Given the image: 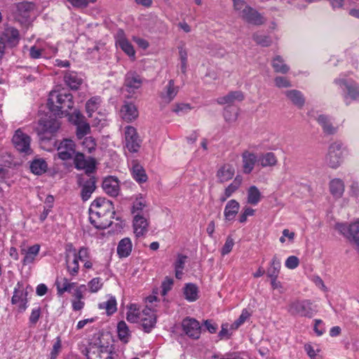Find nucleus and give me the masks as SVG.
Returning <instances> with one entry per match:
<instances>
[{
  "label": "nucleus",
  "instance_id": "nucleus-9",
  "mask_svg": "<svg viewBox=\"0 0 359 359\" xmlns=\"http://www.w3.org/2000/svg\"><path fill=\"white\" fill-rule=\"evenodd\" d=\"M89 210L94 211L95 217L99 214H102L112 219L115 213L112 202L104 198H97L94 200L90 204Z\"/></svg>",
  "mask_w": 359,
  "mask_h": 359
},
{
  "label": "nucleus",
  "instance_id": "nucleus-49",
  "mask_svg": "<svg viewBox=\"0 0 359 359\" xmlns=\"http://www.w3.org/2000/svg\"><path fill=\"white\" fill-rule=\"evenodd\" d=\"M187 256L179 255L175 263V277L181 279L183 274V269L187 259Z\"/></svg>",
  "mask_w": 359,
  "mask_h": 359
},
{
  "label": "nucleus",
  "instance_id": "nucleus-62",
  "mask_svg": "<svg viewBox=\"0 0 359 359\" xmlns=\"http://www.w3.org/2000/svg\"><path fill=\"white\" fill-rule=\"evenodd\" d=\"M304 350L311 359H322V357L318 353V351H315L311 345L306 344Z\"/></svg>",
  "mask_w": 359,
  "mask_h": 359
},
{
  "label": "nucleus",
  "instance_id": "nucleus-47",
  "mask_svg": "<svg viewBox=\"0 0 359 359\" xmlns=\"http://www.w3.org/2000/svg\"><path fill=\"white\" fill-rule=\"evenodd\" d=\"M184 294L185 299L189 302H194L196 301L198 296V287L196 285L192 283L187 284L184 288Z\"/></svg>",
  "mask_w": 359,
  "mask_h": 359
},
{
  "label": "nucleus",
  "instance_id": "nucleus-12",
  "mask_svg": "<svg viewBox=\"0 0 359 359\" xmlns=\"http://www.w3.org/2000/svg\"><path fill=\"white\" fill-rule=\"evenodd\" d=\"M96 180L93 174L81 175L78 177V184L81 187V196L83 201H88L96 188Z\"/></svg>",
  "mask_w": 359,
  "mask_h": 359
},
{
  "label": "nucleus",
  "instance_id": "nucleus-19",
  "mask_svg": "<svg viewBox=\"0 0 359 359\" xmlns=\"http://www.w3.org/2000/svg\"><path fill=\"white\" fill-rule=\"evenodd\" d=\"M149 221L142 214L137 212L133 218V230L136 237L144 236L148 231Z\"/></svg>",
  "mask_w": 359,
  "mask_h": 359
},
{
  "label": "nucleus",
  "instance_id": "nucleus-52",
  "mask_svg": "<svg viewBox=\"0 0 359 359\" xmlns=\"http://www.w3.org/2000/svg\"><path fill=\"white\" fill-rule=\"evenodd\" d=\"M146 201L142 196L137 197L135 201L133 202V214H134V215L137 212L142 214V210L144 207H146Z\"/></svg>",
  "mask_w": 359,
  "mask_h": 359
},
{
  "label": "nucleus",
  "instance_id": "nucleus-46",
  "mask_svg": "<svg viewBox=\"0 0 359 359\" xmlns=\"http://www.w3.org/2000/svg\"><path fill=\"white\" fill-rule=\"evenodd\" d=\"M271 65L274 71L277 73L286 74L290 69V67L284 62L283 58L279 55L273 58Z\"/></svg>",
  "mask_w": 359,
  "mask_h": 359
},
{
  "label": "nucleus",
  "instance_id": "nucleus-53",
  "mask_svg": "<svg viewBox=\"0 0 359 359\" xmlns=\"http://www.w3.org/2000/svg\"><path fill=\"white\" fill-rule=\"evenodd\" d=\"M99 103L100 98L97 97H92L86 102V107L89 116L97 109Z\"/></svg>",
  "mask_w": 359,
  "mask_h": 359
},
{
  "label": "nucleus",
  "instance_id": "nucleus-6",
  "mask_svg": "<svg viewBox=\"0 0 359 359\" xmlns=\"http://www.w3.org/2000/svg\"><path fill=\"white\" fill-rule=\"evenodd\" d=\"M344 149L340 142H334L329 147L325 156L327 165L334 169L337 168L343 161Z\"/></svg>",
  "mask_w": 359,
  "mask_h": 359
},
{
  "label": "nucleus",
  "instance_id": "nucleus-37",
  "mask_svg": "<svg viewBox=\"0 0 359 359\" xmlns=\"http://www.w3.org/2000/svg\"><path fill=\"white\" fill-rule=\"evenodd\" d=\"M278 159L273 152H266L258 157V164L262 168L273 167L277 165Z\"/></svg>",
  "mask_w": 359,
  "mask_h": 359
},
{
  "label": "nucleus",
  "instance_id": "nucleus-61",
  "mask_svg": "<svg viewBox=\"0 0 359 359\" xmlns=\"http://www.w3.org/2000/svg\"><path fill=\"white\" fill-rule=\"evenodd\" d=\"M233 245H234L233 239L229 236L226 238V242L222 248V251H221L222 255H225L229 254L231 251Z\"/></svg>",
  "mask_w": 359,
  "mask_h": 359
},
{
  "label": "nucleus",
  "instance_id": "nucleus-30",
  "mask_svg": "<svg viewBox=\"0 0 359 359\" xmlns=\"http://www.w3.org/2000/svg\"><path fill=\"white\" fill-rule=\"evenodd\" d=\"M66 265L68 273L71 276H76L79 273V264L78 256L74 251L72 255L67 254L66 256Z\"/></svg>",
  "mask_w": 359,
  "mask_h": 359
},
{
  "label": "nucleus",
  "instance_id": "nucleus-27",
  "mask_svg": "<svg viewBox=\"0 0 359 359\" xmlns=\"http://www.w3.org/2000/svg\"><path fill=\"white\" fill-rule=\"evenodd\" d=\"M329 190L331 195L336 199L342 197L345 191V184L342 180L334 178L329 182Z\"/></svg>",
  "mask_w": 359,
  "mask_h": 359
},
{
  "label": "nucleus",
  "instance_id": "nucleus-17",
  "mask_svg": "<svg viewBox=\"0 0 359 359\" xmlns=\"http://www.w3.org/2000/svg\"><path fill=\"white\" fill-rule=\"evenodd\" d=\"M20 248V253L24 256L22 260L24 265L33 263L40 250V245L39 244L28 246L22 243Z\"/></svg>",
  "mask_w": 359,
  "mask_h": 359
},
{
  "label": "nucleus",
  "instance_id": "nucleus-39",
  "mask_svg": "<svg viewBox=\"0 0 359 359\" xmlns=\"http://www.w3.org/2000/svg\"><path fill=\"white\" fill-rule=\"evenodd\" d=\"M64 80L66 84L72 89H77L83 82L82 78L74 72L66 73Z\"/></svg>",
  "mask_w": 359,
  "mask_h": 359
},
{
  "label": "nucleus",
  "instance_id": "nucleus-1",
  "mask_svg": "<svg viewBox=\"0 0 359 359\" xmlns=\"http://www.w3.org/2000/svg\"><path fill=\"white\" fill-rule=\"evenodd\" d=\"M48 107L55 115L68 116L74 107L73 96L65 90H52L48 99Z\"/></svg>",
  "mask_w": 359,
  "mask_h": 359
},
{
  "label": "nucleus",
  "instance_id": "nucleus-10",
  "mask_svg": "<svg viewBox=\"0 0 359 359\" xmlns=\"http://www.w3.org/2000/svg\"><path fill=\"white\" fill-rule=\"evenodd\" d=\"M60 123L56 119L41 120L39 121V136L41 140H49L57 132Z\"/></svg>",
  "mask_w": 359,
  "mask_h": 359
},
{
  "label": "nucleus",
  "instance_id": "nucleus-4",
  "mask_svg": "<svg viewBox=\"0 0 359 359\" xmlns=\"http://www.w3.org/2000/svg\"><path fill=\"white\" fill-rule=\"evenodd\" d=\"M334 83L343 90V97L346 105H348L351 101L359 102V85L357 83L341 79H335Z\"/></svg>",
  "mask_w": 359,
  "mask_h": 359
},
{
  "label": "nucleus",
  "instance_id": "nucleus-5",
  "mask_svg": "<svg viewBox=\"0 0 359 359\" xmlns=\"http://www.w3.org/2000/svg\"><path fill=\"white\" fill-rule=\"evenodd\" d=\"M12 143L14 148L21 154L30 155L32 153L31 137L20 128L15 130Z\"/></svg>",
  "mask_w": 359,
  "mask_h": 359
},
{
  "label": "nucleus",
  "instance_id": "nucleus-11",
  "mask_svg": "<svg viewBox=\"0 0 359 359\" xmlns=\"http://www.w3.org/2000/svg\"><path fill=\"white\" fill-rule=\"evenodd\" d=\"M115 355V352L109 345H90L86 353L88 359H114Z\"/></svg>",
  "mask_w": 359,
  "mask_h": 359
},
{
  "label": "nucleus",
  "instance_id": "nucleus-36",
  "mask_svg": "<svg viewBox=\"0 0 359 359\" xmlns=\"http://www.w3.org/2000/svg\"><path fill=\"white\" fill-rule=\"evenodd\" d=\"M287 98L294 105L301 108L304 106L305 99L302 93L297 90H289L284 92Z\"/></svg>",
  "mask_w": 359,
  "mask_h": 359
},
{
  "label": "nucleus",
  "instance_id": "nucleus-63",
  "mask_svg": "<svg viewBox=\"0 0 359 359\" xmlns=\"http://www.w3.org/2000/svg\"><path fill=\"white\" fill-rule=\"evenodd\" d=\"M299 264V260L296 256H290L285 261V266L290 269H296Z\"/></svg>",
  "mask_w": 359,
  "mask_h": 359
},
{
  "label": "nucleus",
  "instance_id": "nucleus-34",
  "mask_svg": "<svg viewBox=\"0 0 359 359\" xmlns=\"http://www.w3.org/2000/svg\"><path fill=\"white\" fill-rule=\"evenodd\" d=\"M243 182V178L240 175H237L233 182L224 189V194L220 196V201L224 202L229 198L235 191H236L241 187Z\"/></svg>",
  "mask_w": 359,
  "mask_h": 359
},
{
  "label": "nucleus",
  "instance_id": "nucleus-60",
  "mask_svg": "<svg viewBox=\"0 0 359 359\" xmlns=\"http://www.w3.org/2000/svg\"><path fill=\"white\" fill-rule=\"evenodd\" d=\"M74 7L76 8H85L88 6L89 4H93L97 0H67Z\"/></svg>",
  "mask_w": 359,
  "mask_h": 359
},
{
  "label": "nucleus",
  "instance_id": "nucleus-48",
  "mask_svg": "<svg viewBox=\"0 0 359 359\" xmlns=\"http://www.w3.org/2000/svg\"><path fill=\"white\" fill-rule=\"evenodd\" d=\"M177 48L179 51V57L181 62V71L183 74H185L187 69L188 51L184 43L180 45Z\"/></svg>",
  "mask_w": 359,
  "mask_h": 359
},
{
  "label": "nucleus",
  "instance_id": "nucleus-64",
  "mask_svg": "<svg viewBox=\"0 0 359 359\" xmlns=\"http://www.w3.org/2000/svg\"><path fill=\"white\" fill-rule=\"evenodd\" d=\"M41 316V309L39 306L35 307L32 309L31 315L29 316V322L32 325H35Z\"/></svg>",
  "mask_w": 359,
  "mask_h": 359
},
{
  "label": "nucleus",
  "instance_id": "nucleus-29",
  "mask_svg": "<svg viewBox=\"0 0 359 359\" xmlns=\"http://www.w3.org/2000/svg\"><path fill=\"white\" fill-rule=\"evenodd\" d=\"M116 45H118L121 50L126 53L129 57H135V51L133 45L125 37L122 31L119 32L116 37Z\"/></svg>",
  "mask_w": 359,
  "mask_h": 359
},
{
  "label": "nucleus",
  "instance_id": "nucleus-3",
  "mask_svg": "<svg viewBox=\"0 0 359 359\" xmlns=\"http://www.w3.org/2000/svg\"><path fill=\"white\" fill-rule=\"evenodd\" d=\"M36 6L34 3L23 1L12 6L15 18L20 23H27L34 15Z\"/></svg>",
  "mask_w": 359,
  "mask_h": 359
},
{
  "label": "nucleus",
  "instance_id": "nucleus-16",
  "mask_svg": "<svg viewBox=\"0 0 359 359\" xmlns=\"http://www.w3.org/2000/svg\"><path fill=\"white\" fill-rule=\"evenodd\" d=\"M74 165L78 170H85L84 175L93 174L95 170V161L93 158L86 159L82 153L74 154Z\"/></svg>",
  "mask_w": 359,
  "mask_h": 359
},
{
  "label": "nucleus",
  "instance_id": "nucleus-35",
  "mask_svg": "<svg viewBox=\"0 0 359 359\" xmlns=\"http://www.w3.org/2000/svg\"><path fill=\"white\" fill-rule=\"evenodd\" d=\"M244 99L243 93L241 91H232L226 95L220 97L217 99V103L219 104H232L236 101H242Z\"/></svg>",
  "mask_w": 359,
  "mask_h": 359
},
{
  "label": "nucleus",
  "instance_id": "nucleus-32",
  "mask_svg": "<svg viewBox=\"0 0 359 359\" xmlns=\"http://www.w3.org/2000/svg\"><path fill=\"white\" fill-rule=\"evenodd\" d=\"M177 93L178 87L175 86L174 81L171 79L161 92V97L165 102L169 103L175 97Z\"/></svg>",
  "mask_w": 359,
  "mask_h": 359
},
{
  "label": "nucleus",
  "instance_id": "nucleus-56",
  "mask_svg": "<svg viewBox=\"0 0 359 359\" xmlns=\"http://www.w3.org/2000/svg\"><path fill=\"white\" fill-rule=\"evenodd\" d=\"M102 287V282L100 278H95L88 283V287L91 292H97Z\"/></svg>",
  "mask_w": 359,
  "mask_h": 359
},
{
  "label": "nucleus",
  "instance_id": "nucleus-44",
  "mask_svg": "<svg viewBox=\"0 0 359 359\" xmlns=\"http://www.w3.org/2000/svg\"><path fill=\"white\" fill-rule=\"evenodd\" d=\"M280 260L276 255H274L270 263V266L267 269V276L269 278L278 277L280 273Z\"/></svg>",
  "mask_w": 359,
  "mask_h": 359
},
{
  "label": "nucleus",
  "instance_id": "nucleus-51",
  "mask_svg": "<svg viewBox=\"0 0 359 359\" xmlns=\"http://www.w3.org/2000/svg\"><path fill=\"white\" fill-rule=\"evenodd\" d=\"M250 316V313L247 309H243L239 318L231 325V330H236L243 325Z\"/></svg>",
  "mask_w": 359,
  "mask_h": 359
},
{
  "label": "nucleus",
  "instance_id": "nucleus-20",
  "mask_svg": "<svg viewBox=\"0 0 359 359\" xmlns=\"http://www.w3.org/2000/svg\"><path fill=\"white\" fill-rule=\"evenodd\" d=\"M142 83V78L137 73L129 72L126 74L124 86L130 94L134 93L137 89L140 88Z\"/></svg>",
  "mask_w": 359,
  "mask_h": 359
},
{
  "label": "nucleus",
  "instance_id": "nucleus-55",
  "mask_svg": "<svg viewBox=\"0 0 359 359\" xmlns=\"http://www.w3.org/2000/svg\"><path fill=\"white\" fill-rule=\"evenodd\" d=\"M275 86L278 88H290L292 86L291 82L290 80L283 76H276L274 79Z\"/></svg>",
  "mask_w": 359,
  "mask_h": 359
},
{
  "label": "nucleus",
  "instance_id": "nucleus-57",
  "mask_svg": "<svg viewBox=\"0 0 359 359\" xmlns=\"http://www.w3.org/2000/svg\"><path fill=\"white\" fill-rule=\"evenodd\" d=\"M82 145L83 148L86 149L89 153H91L93 150H95L96 147L95 142L91 137H87L84 138L82 142Z\"/></svg>",
  "mask_w": 359,
  "mask_h": 359
},
{
  "label": "nucleus",
  "instance_id": "nucleus-22",
  "mask_svg": "<svg viewBox=\"0 0 359 359\" xmlns=\"http://www.w3.org/2000/svg\"><path fill=\"white\" fill-rule=\"evenodd\" d=\"M241 157L243 173H251L256 163H258L257 156L255 153L246 150L243 152Z\"/></svg>",
  "mask_w": 359,
  "mask_h": 359
},
{
  "label": "nucleus",
  "instance_id": "nucleus-2",
  "mask_svg": "<svg viewBox=\"0 0 359 359\" xmlns=\"http://www.w3.org/2000/svg\"><path fill=\"white\" fill-rule=\"evenodd\" d=\"M233 1L234 10L243 20L255 25H260L264 23V18L249 6L244 1L233 0Z\"/></svg>",
  "mask_w": 359,
  "mask_h": 359
},
{
  "label": "nucleus",
  "instance_id": "nucleus-45",
  "mask_svg": "<svg viewBox=\"0 0 359 359\" xmlns=\"http://www.w3.org/2000/svg\"><path fill=\"white\" fill-rule=\"evenodd\" d=\"M261 192L255 186H251L248 190L247 201L249 204L257 205L261 200Z\"/></svg>",
  "mask_w": 359,
  "mask_h": 359
},
{
  "label": "nucleus",
  "instance_id": "nucleus-15",
  "mask_svg": "<svg viewBox=\"0 0 359 359\" xmlns=\"http://www.w3.org/2000/svg\"><path fill=\"white\" fill-rule=\"evenodd\" d=\"M58 157L63 160H69L72 158L76 153V145L73 140L70 139H64L60 142L57 147Z\"/></svg>",
  "mask_w": 359,
  "mask_h": 359
},
{
  "label": "nucleus",
  "instance_id": "nucleus-7",
  "mask_svg": "<svg viewBox=\"0 0 359 359\" xmlns=\"http://www.w3.org/2000/svg\"><path fill=\"white\" fill-rule=\"evenodd\" d=\"M288 311L292 315L311 318L316 313V309L309 300H297L289 305Z\"/></svg>",
  "mask_w": 359,
  "mask_h": 359
},
{
  "label": "nucleus",
  "instance_id": "nucleus-26",
  "mask_svg": "<svg viewBox=\"0 0 359 359\" xmlns=\"http://www.w3.org/2000/svg\"><path fill=\"white\" fill-rule=\"evenodd\" d=\"M102 189L108 195L116 196L119 193L118 181L111 176L106 177L102 182Z\"/></svg>",
  "mask_w": 359,
  "mask_h": 359
},
{
  "label": "nucleus",
  "instance_id": "nucleus-8",
  "mask_svg": "<svg viewBox=\"0 0 359 359\" xmlns=\"http://www.w3.org/2000/svg\"><path fill=\"white\" fill-rule=\"evenodd\" d=\"M336 229L351 242H353L359 251V221L351 224H337Z\"/></svg>",
  "mask_w": 359,
  "mask_h": 359
},
{
  "label": "nucleus",
  "instance_id": "nucleus-25",
  "mask_svg": "<svg viewBox=\"0 0 359 359\" xmlns=\"http://www.w3.org/2000/svg\"><path fill=\"white\" fill-rule=\"evenodd\" d=\"M93 210H89V220L96 229H106L112 224L111 217L99 214L95 217Z\"/></svg>",
  "mask_w": 359,
  "mask_h": 359
},
{
  "label": "nucleus",
  "instance_id": "nucleus-24",
  "mask_svg": "<svg viewBox=\"0 0 359 359\" xmlns=\"http://www.w3.org/2000/svg\"><path fill=\"white\" fill-rule=\"evenodd\" d=\"M120 116L126 122H131L138 116V111L135 104L130 102H125L121 107Z\"/></svg>",
  "mask_w": 359,
  "mask_h": 359
},
{
  "label": "nucleus",
  "instance_id": "nucleus-43",
  "mask_svg": "<svg viewBox=\"0 0 359 359\" xmlns=\"http://www.w3.org/2000/svg\"><path fill=\"white\" fill-rule=\"evenodd\" d=\"M116 300L114 297L109 296L106 302L99 304L100 309H104L108 315L115 313L117 310Z\"/></svg>",
  "mask_w": 359,
  "mask_h": 359
},
{
  "label": "nucleus",
  "instance_id": "nucleus-28",
  "mask_svg": "<svg viewBox=\"0 0 359 359\" xmlns=\"http://www.w3.org/2000/svg\"><path fill=\"white\" fill-rule=\"evenodd\" d=\"M234 175V167L230 164L223 165L217 172V177L220 183H224L231 180Z\"/></svg>",
  "mask_w": 359,
  "mask_h": 359
},
{
  "label": "nucleus",
  "instance_id": "nucleus-14",
  "mask_svg": "<svg viewBox=\"0 0 359 359\" xmlns=\"http://www.w3.org/2000/svg\"><path fill=\"white\" fill-rule=\"evenodd\" d=\"M184 332L190 338L197 339L200 337L201 327L198 320L193 318H185L182 322Z\"/></svg>",
  "mask_w": 359,
  "mask_h": 359
},
{
  "label": "nucleus",
  "instance_id": "nucleus-13",
  "mask_svg": "<svg viewBox=\"0 0 359 359\" xmlns=\"http://www.w3.org/2000/svg\"><path fill=\"white\" fill-rule=\"evenodd\" d=\"M125 146L132 153L137 152L141 147L142 140L133 126H128L124 129Z\"/></svg>",
  "mask_w": 359,
  "mask_h": 359
},
{
  "label": "nucleus",
  "instance_id": "nucleus-40",
  "mask_svg": "<svg viewBox=\"0 0 359 359\" xmlns=\"http://www.w3.org/2000/svg\"><path fill=\"white\" fill-rule=\"evenodd\" d=\"M239 208L240 205L236 200L229 201L224 208L225 219L227 220L233 219L238 212Z\"/></svg>",
  "mask_w": 359,
  "mask_h": 359
},
{
  "label": "nucleus",
  "instance_id": "nucleus-18",
  "mask_svg": "<svg viewBox=\"0 0 359 359\" xmlns=\"http://www.w3.org/2000/svg\"><path fill=\"white\" fill-rule=\"evenodd\" d=\"M27 293L25 291L23 286L18 283L17 287L14 289L11 302L13 304L18 306L20 312L24 311L27 308Z\"/></svg>",
  "mask_w": 359,
  "mask_h": 359
},
{
  "label": "nucleus",
  "instance_id": "nucleus-23",
  "mask_svg": "<svg viewBox=\"0 0 359 359\" xmlns=\"http://www.w3.org/2000/svg\"><path fill=\"white\" fill-rule=\"evenodd\" d=\"M142 326L146 332H149L155 326L156 316L154 311L147 307L142 311L141 316Z\"/></svg>",
  "mask_w": 359,
  "mask_h": 359
},
{
  "label": "nucleus",
  "instance_id": "nucleus-58",
  "mask_svg": "<svg viewBox=\"0 0 359 359\" xmlns=\"http://www.w3.org/2000/svg\"><path fill=\"white\" fill-rule=\"evenodd\" d=\"M90 132V126L88 123H83L78 125L76 128V136L81 139Z\"/></svg>",
  "mask_w": 359,
  "mask_h": 359
},
{
  "label": "nucleus",
  "instance_id": "nucleus-33",
  "mask_svg": "<svg viewBox=\"0 0 359 359\" xmlns=\"http://www.w3.org/2000/svg\"><path fill=\"white\" fill-rule=\"evenodd\" d=\"M133 250V243L130 238L126 237L121 239L118 243L117 254L121 258L128 257Z\"/></svg>",
  "mask_w": 359,
  "mask_h": 359
},
{
  "label": "nucleus",
  "instance_id": "nucleus-21",
  "mask_svg": "<svg viewBox=\"0 0 359 359\" xmlns=\"http://www.w3.org/2000/svg\"><path fill=\"white\" fill-rule=\"evenodd\" d=\"M1 43L4 46H9L11 47L16 46L20 40L19 32L17 29L13 27H8L5 29L3 36H0Z\"/></svg>",
  "mask_w": 359,
  "mask_h": 359
},
{
  "label": "nucleus",
  "instance_id": "nucleus-59",
  "mask_svg": "<svg viewBox=\"0 0 359 359\" xmlns=\"http://www.w3.org/2000/svg\"><path fill=\"white\" fill-rule=\"evenodd\" d=\"M191 107L190 104L185 103L177 104L172 111L177 114H186L191 110Z\"/></svg>",
  "mask_w": 359,
  "mask_h": 359
},
{
  "label": "nucleus",
  "instance_id": "nucleus-42",
  "mask_svg": "<svg viewBox=\"0 0 359 359\" xmlns=\"http://www.w3.org/2000/svg\"><path fill=\"white\" fill-rule=\"evenodd\" d=\"M117 332L119 339L123 343H128L130 337V333L129 328L124 321H120L117 325Z\"/></svg>",
  "mask_w": 359,
  "mask_h": 359
},
{
  "label": "nucleus",
  "instance_id": "nucleus-50",
  "mask_svg": "<svg viewBox=\"0 0 359 359\" xmlns=\"http://www.w3.org/2000/svg\"><path fill=\"white\" fill-rule=\"evenodd\" d=\"M70 283L69 280L66 277H57L55 281L57 294L62 295L66 291H68V285Z\"/></svg>",
  "mask_w": 359,
  "mask_h": 359
},
{
  "label": "nucleus",
  "instance_id": "nucleus-31",
  "mask_svg": "<svg viewBox=\"0 0 359 359\" xmlns=\"http://www.w3.org/2000/svg\"><path fill=\"white\" fill-rule=\"evenodd\" d=\"M131 173L134 180L138 183H144L148 179L143 166L137 161L132 162Z\"/></svg>",
  "mask_w": 359,
  "mask_h": 359
},
{
  "label": "nucleus",
  "instance_id": "nucleus-54",
  "mask_svg": "<svg viewBox=\"0 0 359 359\" xmlns=\"http://www.w3.org/2000/svg\"><path fill=\"white\" fill-rule=\"evenodd\" d=\"M253 39L257 44L262 46H269L271 43L270 38L262 34H255L253 35Z\"/></svg>",
  "mask_w": 359,
  "mask_h": 359
},
{
  "label": "nucleus",
  "instance_id": "nucleus-38",
  "mask_svg": "<svg viewBox=\"0 0 359 359\" xmlns=\"http://www.w3.org/2000/svg\"><path fill=\"white\" fill-rule=\"evenodd\" d=\"M317 121L322 126L325 133L333 135L337 133V128L332 125L328 116L323 114L319 115Z\"/></svg>",
  "mask_w": 359,
  "mask_h": 359
},
{
  "label": "nucleus",
  "instance_id": "nucleus-41",
  "mask_svg": "<svg viewBox=\"0 0 359 359\" xmlns=\"http://www.w3.org/2000/svg\"><path fill=\"white\" fill-rule=\"evenodd\" d=\"M48 168V165L43 158H35L30 164L31 171L35 175H42Z\"/></svg>",
  "mask_w": 359,
  "mask_h": 359
}]
</instances>
